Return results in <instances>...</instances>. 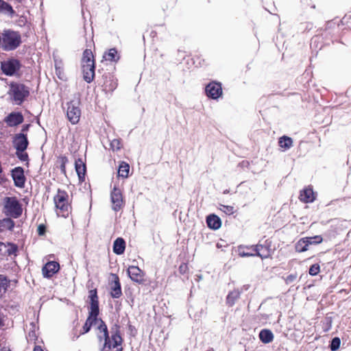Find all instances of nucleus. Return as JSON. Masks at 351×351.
<instances>
[{
    "instance_id": "obj_27",
    "label": "nucleus",
    "mask_w": 351,
    "mask_h": 351,
    "mask_svg": "<svg viewBox=\"0 0 351 351\" xmlns=\"http://www.w3.org/2000/svg\"><path fill=\"white\" fill-rule=\"evenodd\" d=\"M10 286V280L4 275H0V295L6 292Z\"/></svg>"
},
{
    "instance_id": "obj_16",
    "label": "nucleus",
    "mask_w": 351,
    "mask_h": 351,
    "mask_svg": "<svg viewBox=\"0 0 351 351\" xmlns=\"http://www.w3.org/2000/svg\"><path fill=\"white\" fill-rule=\"evenodd\" d=\"M299 199L304 203H311L315 199V193L311 186L306 187L300 193Z\"/></svg>"
},
{
    "instance_id": "obj_31",
    "label": "nucleus",
    "mask_w": 351,
    "mask_h": 351,
    "mask_svg": "<svg viewBox=\"0 0 351 351\" xmlns=\"http://www.w3.org/2000/svg\"><path fill=\"white\" fill-rule=\"evenodd\" d=\"M17 251V246L15 244L8 243L6 248L3 250V254L12 255L15 254Z\"/></svg>"
},
{
    "instance_id": "obj_38",
    "label": "nucleus",
    "mask_w": 351,
    "mask_h": 351,
    "mask_svg": "<svg viewBox=\"0 0 351 351\" xmlns=\"http://www.w3.org/2000/svg\"><path fill=\"white\" fill-rule=\"evenodd\" d=\"M16 156L21 161H27L28 155L25 151L16 150Z\"/></svg>"
},
{
    "instance_id": "obj_8",
    "label": "nucleus",
    "mask_w": 351,
    "mask_h": 351,
    "mask_svg": "<svg viewBox=\"0 0 351 351\" xmlns=\"http://www.w3.org/2000/svg\"><path fill=\"white\" fill-rule=\"evenodd\" d=\"M206 95L213 99H217L223 95L221 84L219 82H211L205 88Z\"/></svg>"
},
{
    "instance_id": "obj_7",
    "label": "nucleus",
    "mask_w": 351,
    "mask_h": 351,
    "mask_svg": "<svg viewBox=\"0 0 351 351\" xmlns=\"http://www.w3.org/2000/svg\"><path fill=\"white\" fill-rule=\"evenodd\" d=\"M247 250H251V252L243 251V256H258L262 259L267 258L271 255V250L269 246L264 245H256L251 248L246 247Z\"/></svg>"
},
{
    "instance_id": "obj_40",
    "label": "nucleus",
    "mask_w": 351,
    "mask_h": 351,
    "mask_svg": "<svg viewBox=\"0 0 351 351\" xmlns=\"http://www.w3.org/2000/svg\"><path fill=\"white\" fill-rule=\"evenodd\" d=\"M110 147L113 150H119L121 147V144L119 140L114 139L110 142Z\"/></svg>"
},
{
    "instance_id": "obj_1",
    "label": "nucleus",
    "mask_w": 351,
    "mask_h": 351,
    "mask_svg": "<svg viewBox=\"0 0 351 351\" xmlns=\"http://www.w3.org/2000/svg\"><path fill=\"white\" fill-rule=\"evenodd\" d=\"M21 43V35L14 31L5 30L0 36V47L5 51L15 49Z\"/></svg>"
},
{
    "instance_id": "obj_51",
    "label": "nucleus",
    "mask_w": 351,
    "mask_h": 351,
    "mask_svg": "<svg viewBox=\"0 0 351 351\" xmlns=\"http://www.w3.org/2000/svg\"><path fill=\"white\" fill-rule=\"evenodd\" d=\"M217 247H221V245H219V243H217Z\"/></svg>"
},
{
    "instance_id": "obj_35",
    "label": "nucleus",
    "mask_w": 351,
    "mask_h": 351,
    "mask_svg": "<svg viewBox=\"0 0 351 351\" xmlns=\"http://www.w3.org/2000/svg\"><path fill=\"white\" fill-rule=\"evenodd\" d=\"M239 297V291H232L230 292L228 297H227V302L230 305H233L234 303V300Z\"/></svg>"
},
{
    "instance_id": "obj_20",
    "label": "nucleus",
    "mask_w": 351,
    "mask_h": 351,
    "mask_svg": "<svg viewBox=\"0 0 351 351\" xmlns=\"http://www.w3.org/2000/svg\"><path fill=\"white\" fill-rule=\"evenodd\" d=\"M23 121V117L20 113H12L5 119V122L12 127L21 123Z\"/></svg>"
},
{
    "instance_id": "obj_22",
    "label": "nucleus",
    "mask_w": 351,
    "mask_h": 351,
    "mask_svg": "<svg viewBox=\"0 0 351 351\" xmlns=\"http://www.w3.org/2000/svg\"><path fill=\"white\" fill-rule=\"evenodd\" d=\"M125 249V243L122 238H117L113 244V252L118 255L123 254Z\"/></svg>"
},
{
    "instance_id": "obj_11",
    "label": "nucleus",
    "mask_w": 351,
    "mask_h": 351,
    "mask_svg": "<svg viewBox=\"0 0 351 351\" xmlns=\"http://www.w3.org/2000/svg\"><path fill=\"white\" fill-rule=\"evenodd\" d=\"M128 274L130 279L138 284L144 282L145 273L136 266H130L128 269Z\"/></svg>"
},
{
    "instance_id": "obj_34",
    "label": "nucleus",
    "mask_w": 351,
    "mask_h": 351,
    "mask_svg": "<svg viewBox=\"0 0 351 351\" xmlns=\"http://www.w3.org/2000/svg\"><path fill=\"white\" fill-rule=\"evenodd\" d=\"M219 209L226 215H232L234 213V208L232 206H226L223 204L219 205Z\"/></svg>"
},
{
    "instance_id": "obj_32",
    "label": "nucleus",
    "mask_w": 351,
    "mask_h": 351,
    "mask_svg": "<svg viewBox=\"0 0 351 351\" xmlns=\"http://www.w3.org/2000/svg\"><path fill=\"white\" fill-rule=\"evenodd\" d=\"M295 250L298 252H303L308 250L307 244L303 238L300 239L297 242V243L295 245Z\"/></svg>"
},
{
    "instance_id": "obj_10",
    "label": "nucleus",
    "mask_w": 351,
    "mask_h": 351,
    "mask_svg": "<svg viewBox=\"0 0 351 351\" xmlns=\"http://www.w3.org/2000/svg\"><path fill=\"white\" fill-rule=\"evenodd\" d=\"M110 198L112 209L115 211L119 210L124 204L121 189L114 186L111 192Z\"/></svg>"
},
{
    "instance_id": "obj_2",
    "label": "nucleus",
    "mask_w": 351,
    "mask_h": 351,
    "mask_svg": "<svg viewBox=\"0 0 351 351\" xmlns=\"http://www.w3.org/2000/svg\"><path fill=\"white\" fill-rule=\"evenodd\" d=\"M82 69L84 80L88 83L91 82L95 76V62L90 49H86L83 53Z\"/></svg>"
},
{
    "instance_id": "obj_50",
    "label": "nucleus",
    "mask_w": 351,
    "mask_h": 351,
    "mask_svg": "<svg viewBox=\"0 0 351 351\" xmlns=\"http://www.w3.org/2000/svg\"><path fill=\"white\" fill-rule=\"evenodd\" d=\"M55 66H56V70H58V66H57V64H56H56H55Z\"/></svg>"
},
{
    "instance_id": "obj_19",
    "label": "nucleus",
    "mask_w": 351,
    "mask_h": 351,
    "mask_svg": "<svg viewBox=\"0 0 351 351\" xmlns=\"http://www.w3.org/2000/svg\"><path fill=\"white\" fill-rule=\"evenodd\" d=\"M75 171L78 176L79 180L80 181H83L84 179V176H85V173H86V171L85 163L81 158H79V159L76 160L75 162Z\"/></svg>"
},
{
    "instance_id": "obj_24",
    "label": "nucleus",
    "mask_w": 351,
    "mask_h": 351,
    "mask_svg": "<svg viewBox=\"0 0 351 351\" xmlns=\"http://www.w3.org/2000/svg\"><path fill=\"white\" fill-rule=\"evenodd\" d=\"M14 225V221L10 218H5L0 220V232H3L6 230H12Z\"/></svg>"
},
{
    "instance_id": "obj_42",
    "label": "nucleus",
    "mask_w": 351,
    "mask_h": 351,
    "mask_svg": "<svg viewBox=\"0 0 351 351\" xmlns=\"http://www.w3.org/2000/svg\"><path fill=\"white\" fill-rule=\"evenodd\" d=\"M297 278V275L296 274H290L289 275L286 279H285V282L287 284H291L293 282H294Z\"/></svg>"
},
{
    "instance_id": "obj_28",
    "label": "nucleus",
    "mask_w": 351,
    "mask_h": 351,
    "mask_svg": "<svg viewBox=\"0 0 351 351\" xmlns=\"http://www.w3.org/2000/svg\"><path fill=\"white\" fill-rule=\"evenodd\" d=\"M130 171V166L126 162H121L119 167L118 174L119 176L126 178L128 177Z\"/></svg>"
},
{
    "instance_id": "obj_25",
    "label": "nucleus",
    "mask_w": 351,
    "mask_h": 351,
    "mask_svg": "<svg viewBox=\"0 0 351 351\" xmlns=\"http://www.w3.org/2000/svg\"><path fill=\"white\" fill-rule=\"evenodd\" d=\"M122 341V339L119 335L115 333L111 336V339L108 337L107 340V345L104 346L105 347H108L109 349L112 348H116L118 346H120Z\"/></svg>"
},
{
    "instance_id": "obj_30",
    "label": "nucleus",
    "mask_w": 351,
    "mask_h": 351,
    "mask_svg": "<svg viewBox=\"0 0 351 351\" xmlns=\"http://www.w3.org/2000/svg\"><path fill=\"white\" fill-rule=\"evenodd\" d=\"M104 57L106 60L109 61H116L119 59L117 51L114 48L110 49L109 51L104 55Z\"/></svg>"
},
{
    "instance_id": "obj_44",
    "label": "nucleus",
    "mask_w": 351,
    "mask_h": 351,
    "mask_svg": "<svg viewBox=\"0 0 351 351\" xmlns=\"http://www.w3.org/2000/svg\"><path fill=\"white\" fill-rule=\"evenodd\" d=\"M6 248V243L0 241V255L3 254V250Z\"/></svg>"
},
{
    "instance_id": "obj_13",
    "label": "nucleus",
    "mask_w": 351,
    "mask_h": 351,
    "mask_svg": "<svg viewBox=\"0 0 351 351\" xmlns=\"http://www.w3.org/2000/svg\"><path fill=\"white\" fill-rule=\"evenodd\" d=\"M11 175L15 186L19 188H23L25 182L23 169L21 167H15L12 170Z\"/></svg>"
},
{
    "instance_id": "obj_14",
    "label": "nucleus",
    "mask_w": 351,
    "mask_h": 351,
    "mask_svg": "<svg viewBox=\"0 0 351 351\" xmlns=\"http://www.w3.org/2000/svg\"><path fill=\"white\" fill-rule=\"evenodd\" d=\"M60 269V265L57 262L50 261L45 264L42 269V273L44 277L50 278L57 273Z\"/></svg>"
},
{
    "instance_id": "obj_48",
    "label": "nucleus",
    "mask_w": 351,
    "mask_h": 351,
    "mask_svg": "<svg viewBox=\"0 0 351 351\" xmlns=\"http://www.w3.org/2000/svg\"><path fill=\"white\" fill-rule=\"evenodd\" d=\"M3 324V315L0 313V326Z\"/></svg>"
},
{
    "instance_id": "obj_4",
    "label": "nucleus",
    "mask_w": 351,
    "mask_h": 351,
    "mask_svg": "<svg viewBox=\"0 0 351 351\" xmlns=\"http://www.w3.org/2000/svg\"><path fill=\"white\" fill-rule=\"evenodd\" d=\"M29 90L25 85L12 83L10 86L8 94L16 104H21L29 95Z\"/></svg>"
},
{
    "instance_id": "obj_18",
    "label": "nucleus",
    "mask_w": 351,
    "mask_h": 351,
    "mask_svg": "<svg viewBox=\"0 0 351 351\" xmlns=\"http://www.w3.org/2000/svg\"><path fill=\"white\" fill-rule=\"evenodd\" d=\"M112 277L114 280L110 287V295L114 298H119L122 294L119 279L116 274H112Z\"/></svg>"
},
{
    "instance_id": "obj_9",
    "label": "nucleus",
    "mask_w": 351,
    "mask_h": 351,
    "mask_svg": "<svg viewBox=\"0 0 351 351\" xmlns=\"http://www.w3.org/2000/svg\"><path fill=\"white\" fill-rule=\"evenodd\" d=\"M1 70L7 75H13L20 68L19 62L15 59H10L1 62Z\"/></svg>"
},
{
    "instance_id": "obj_45",
    "label": "nucleus",
    "mask_w": 351,
    "mask_h": 351,
    "mask_svg": "<svg viewBox=\"0 0 351 351\" xmlns=\"http://www.w3.org/2000/svg\"><path fill=\"white\" fill-rule=\"evenodd\" d=\"M45 231V228L43 225H40L38 228V232L40 235L43 234Z\"/></svg>"
},
{
    "instance_id": "obj_46",
    "label": "nucleus",
    "mask_w": 351,
    "mask_h": 351,
    "mask_svg": "<svg viewBox=\"0 0 351 351\" xmlns=\"http://www.w3.org/2000/svg\"><path fill=\"white\" fill-rule=\"evenodd\" d=\"M34 351H44L40 346H35Z\"/></svg>"
},
{
    "instance_id": "obj_23",
    "label": "nucleus",
    "mask_w": 351,
    "mask_h": 351,
    "mask_svg": "<svg viewBox=\"0 0 351 351\" xmlns=\"http://www.w3.org/2000/svg\"><path fill=\"white\" fill-rule=\"evenodd\" d=\"M260 340L264 343H271L274 339V334L269 329H263L259 332Z\"/></svg>"
},
{
    "instance_id": "obj_37",
    "label": "nucleus",
    "mask_w": 351,
    "mask_h": 351,
    "mask_svg": "<svg viewBox=\"0 0 351 351\" xmlns=\"http://www.w3.org/2000/svg\"><path fill=\"white\" fill-rule=\"evenodd\" d=\"M320 270L319 265L318 264H314L311 266L309 269V274L311 276H316Z\"/></svg>"
},
{
    "instance_id": "obj_5",
    "label": "nucleus",
    "mask_w": 351,
    "mask_h": 351,
    "mask_svg": "<svg viewBox=\"0 0 351 351\" xmlns=\"http://www.w3.org/2000/svg\"><path fill=\"white\" fill-rule=\"evenodd\" d=\"M68 194L64 191L58 190L53 200L57 210V215L65 217L68 215L69 204L68 202Z\"/></svg>"
},
{
    "instance_id": "obj_41",
    "label": "nucleus",
    "mask_w": 351,
    "mask_h": 351,
    "mask_svg": "<svg viewBox=\"0 0 351 351\" xmlns=\"http://www.w3.org/2000/svg\"><path fill=\"white\" fill-rule=\"evenodd\" d=\"M60 160V163H61V171L62 173H65V172H66L65 165L67 162L68 159L66 157L64 156V157H61Z\"/></svg>"
},
{
    "instance_id": "obj_36",
    "label": "nucleus",
    "mask_w": 351,
    "mask_h": 351,
    "mask_svg": "<svg viewBox=\"0 0 351 351\" xmlns=\"http://www.w3.org/2000/svg\"><path fill=\"white\" fill-rule=\"evenodd\" d=\"M341 340L339 337H335L332 339L330 348L332 351H335L339 348Z\"/></svg>"
},
{
    "instance_id": "obj_52",
    "label": "nucleus",
    "mask_w": 351,
    "mask_h": 351,
    "mask_svg": "<svg viewBox=\"0 0 351 351\" xmlns=\"http://www.w3.org/2000/svg\"><path fill=\"white\" fill-rule=\"evenodd\" d=\"M217 247H221V245H219V243H217Z\"/></svg>"
},
{
    "instance_id": "obj_39",
    "label": "nucleus",
    "mask_w": 351,
    "mask_h": 351,
    "mask_svg": "<svg viewBox=\"0 0 351 351\" xmlns=\"http://www.w3.org/2000/svg\"><path fill=\"white\" fill-rule=\"evenodd\" d=\"M98 318L97 316H94V315H88V317L86 319V322H88V324H89L91 326H96L97 324V321H98Z\"/></svg>"
},
{
    "instance_id": "obj_17",
    "label": "nucleus",
    "mask_w": 351,
    "mask_h": 351,
    "mask_svg": "<svg viewBox=\"0 0 351 351\" xmlns=\"http://www.w3.org/2000/svg\"><path fill=\"white\" fill-rule=\"evenodd\" d=\"M97 327L98 330V338L99 340L104 341V346L107 345V340L108 339V332L106 325L104 324V322L101 319H99L97 321Z\"/></svg>"
},
{
    "instance_id": "obj_26",
    "label": "nucleus",
    "mask_w": 351,
    "mask_h": 351,
    "mask_svg": "<svg viewBox=\"0 0 351 351\" xmlns=\"http://www.w3.org/2000/svg\"><path fill=\"white\" fill-rule=\"evenodd\" d=\"M278 144L285 151L289 149L293 146V140L289 136H283L279 138Z\"/></svg>"
},
{
    "instance_id": "obj_49",
    "label": "nucleus",
    "mask_w": 351,
    "mask_h": 351,
    "mask_svg": "<svg viewBox=\"0 0 351 351\" xmlns=\"http://www.w3.org/2000/svg\"><path fill=\"white\" fill-rule=\"evenodd\" d=\"M317 39H319V38H317V37L313 38V42H316Z\"/></svg>"
},
{
    "instance_id": "obj_6",
    "label": "nucleus",
    "mask_w": 351,
    "mask_h": 351,
    "mask_svg": "<svg viewBox=\"0 0 351 351\" xmlns=\"http://www.w3.org/2000/svg\"><path fill=\"white\" fill-rule=\"evenodd\" d=\"M79 106L78 101H71L67 104L66 116L72 124H76L80 121L81 110Z\"/></svg>"
},
{
    "instance_id": "obj_29",
    "label": "nucleus",
    "mask_w": 351,
    "mask_h": 351,
    "mask_svg": "<svg viewBox=\"0 0 351 351\" xmlns=\"http://www.w3.org/2000/svg\"><path fill=\"white\" fill-rule=\"evenodd\" d=\"M308 247L309 245H316L322 242V237L320 235H317L311 237L303 238Z\"/></svg>"
},
{
    "instance_id": "obj_33",
    "label": "nucleus",
    "mask_w": 351,
    "mask_h": 351,
    "mask_svg": "<svg viewBox=\"0 0 351 351\" xmlns=\"http://www.w3.org/2000/svg\"><path fill=\"white\" fill-rule=\"evenodd\" d=\"M0 12L3 13H12L13 9L8 3L3 0H0Z\"/></svg>"
},
{
    "instance_id": "obj_15",
    "label": "nucleus",
    "mask_w": 351,
    "mask_h": 351,
    "mask_svg": "<svg viewBox=\"0 0 351 351\" xmlns=\"http://www.w3.org/2000/svg\"><path fill=\"white\" fill-rule=\"evenodd\" d=\"M13 143L16 150L25 151L28 145V141L25 134H18L15 136Z\"/></svg>"
},
{
    "instance_id": "obj_3",
    "label": "nucleus",
    "mask_w": 351,
    "mask_h": 351,
    "mask_svg": "<svg viewBox=\"0 0 351 351\" xmlns=\"http://www.w3.org/2000/svg\"><path fill=\"white\" fill-rule=\"evenodd\" d=\"M3 213L13 218L19 217L23 213L22 205L15 197H6L3 199Z\"/></svg>"
},
{
    "instance_id": "obj_43",
    "label": "nucleus",
    "mask_w": 351,
    "mask_h": 351,
    "mask_svg": "<svg viewBox=\"0 0 351 351\" xmlns=\"http://www.w3.org/2000/svg\"><path fill=\"white\" fill-rule=\"evenodd\" d=\"M91 327L92 326L89 324H88V322L86 321V322L83 326V332L82 333L84 334V333L88 332L90 330Z\"/></svg>"
},
{
    "instance_id": "obj_21",
    "label": "nucleus",
    "mask_w": 351,
    "mask_h": 351,
    "mask_svg": "<svg viewBox=\"0 0 351 351\" xmlns=\"http://www.w3.org/2000/svg\"><path fill=\"white\" fill-rule=\"evenodd\" d=\"M208 226L213 230H217L221 227V221L219 217L215 215H210L206 218Z\"/></svg>"
},
{
    "instance_id": "obj_12",
    "label": "nucleus",
    "mask_w": 351,
    "mask_h": 351,
    "mask_svg": "<svg viewBox=\"0 0 351 351\" xmlns=\"http://www.w3.org/2000/svg\"><path fill=\"white\" fill-rule=\"evenodd\" d=\"M88 298L90 299L89 315L98 316L99 315V301L96 289L89 291Z\"/></svg>"
},
{
    "instance_id": "obj_47",
    "label": "nucleus",
    "mask_w": 351,
    "mask_h": 351,
    "mask_svg": "<svg viewBox=\"0 0 351 351\" xmlns=\"http://www.w3.org/2000/svg\"><path fill=\"white\" fill-rule=\"evenodd\" d=\"M1 351H11V350L9 348L3 347Z\"/></svg>"
}]
</instances>
